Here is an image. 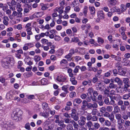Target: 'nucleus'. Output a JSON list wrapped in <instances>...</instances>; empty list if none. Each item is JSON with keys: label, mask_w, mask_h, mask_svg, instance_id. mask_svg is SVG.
Wrapping results in <instances>:
<instances>
[{"label": "nucleus", "mask_w": 130, "mask_h": 130, "mask_svg": "<svg viewBox=\"0 0 130 130\" xmlns=\"http://www.w3.org/2000/svg\"><path fill=\"white\" fill-rule=\"evenodd\" d=\"M15 10H12L13 11L12 14H11L10 15H8L9 19L12 20L15 18H21L22 16V15H20V13L18 12Z\"/></svg>", "instance_id": "f257e3e1"}, {"label": "nucleus", "mask_w": 130, "mask_h": 130, "mask_svg": "<svg viewBox=\"0 0 130 130\" xmlns=\"http://www.w3.org/2000/svg\"><path fill=\"white\" fill-rule=\"evenodd\" d=\"M71 112L70 114L71 118L75 121H78L79 119V117L76 110L75 109H73L71 110Z\"/></svg>", "instance_id": "f03ea898"}, {"label": "nucleus", "mask_w": 130, "mask_h": 130, "mask_svg": "<svg viewBox=\"0 0 130 130\" xmlns=\"http://www.w3.org/2000/svg\"><path fill=\"white\" fill-rule=\"evenodd\" d=\"M7 3L9 6V9L11 10H15V6L17 5L16 1L14 0H11L10 1L7 2Z\"/></svg>", "instance_id": "7ed1b4c3"}, {"label": "nucleus", "mask_w": 130, "mask_h": 130, "mask_svg": "<svg viewBox=\"0 0 130 130\" xmlns=\"http://www.w3.org/2000/svg\"><path fill=\"white\" fill-rule=\"evenodd\" d=\"M103 115L104 117L108 118L112 122L114 120V116L113 113L110 114L107 111L105 112Z\"/></svg>", "instance_id": "20e7f679"}, {"label": "nucleus", "mask_w": 130, "mask_h": 130, "mask_svg": "<svg viewBox=\"0 0 130 130\" xmlns=\"http://www.w3.org/2000/svg\"><path fill=\"white\" fill-rule=\"evenodd\" d=\"M86 118L84 116H81L78 121V123L80 126H82L84 125L86 123Z\"/></svg>", "instance_id": "39448f33"}, {"label": "nucleus", "mask_w": 130, "mask_h": 130, "mask_svg": "<svg viewBox=\"0 0 130 130\" xmlns=\"http://www.w3.org/2000/svg\"><path fill=\"white\" fill-rule=\"evenodd\" d=\"M122 118L124 120H127L128 118L130 119V112H127L126 113L124 112L122 115Z\"/></svg>", "instance_id": "423d86ee"}, {"label": "nucleus", "mask_w": 130, "mask_h": 130, "mask_svg": "<svg viewBox=\"0 0 130 130\" xmlns=\"http://www.w3.org/2000/svg\"><path fill=\"white\" fill-rule=\"evenodd\" d=\"M56 79L59 82H63L66 80V78L61 75L58 76Z\"/></svg>", "instance_id": "0eeeda50"}, {"label": "nucleus", "mask_w": 130, "mask_h": 130, "mask_svg": "<svg viewBox=\"0 0 130 130\" xmlns=\"http://www.w3.org/2000/svg\"><path fill=\"white\" fill-rule=\"evenodd\" d=\"M111 83H110L109 86L107 87L108 89L110 88V89H115L117 88V85L114 84L113 80H111Z\"/></svg>", "instance_id": "6e6552de"}, {"label": "nucleus", "mask_w": 130, "mask_h": 130, "mask_svg": "<svg viewBox=\"0 0 130 130\" xmlns=\"http://www.w3.org/2000/svg\"><path fill=\"white\" fill-rule=\"evenodd\" d=\"M3 23L4 25L7 26L9 24L8 21L9 20L8 17L7 16H4L3 17Z\"/></svg>", "instance_id": "1a4fd4ad"}, {"label": "nucleus", "mask_w": 130, "mask_h": 130, "mask_svg": "<svg viewBox=\"0 0 130 130\" xmlns=\"http://www.w3.org/2000/svg\"><path fill=\"white\" fill-rule=\"evenodd\" d=\"M22 5L21 4L18 3L17 5V11L18 12L20 13V15L22 16V14L21 11H23V9L21 7Z\"/></svg>", "instance_id": "9d476101"}, {"label": "nucleus", "mask_w": 130, "mask_h": 130, "mask_svg": "<svg viewBox=\"0 0 130 130\" xmlns=\"http://www.w3.org/2000/svg\"><path fill=\"white\" fill-rule=\"evenodd\" d=\"M97 15L98 17L100 19H103L104 18V14L102 11H98L97 13Z\"/></svg>", "instance_id": "9b49d317"}, {"label": "nucleus", "mask_w": 130, "mask_h": 130, "mask_svg": "<svg viewBox=\"0 0 130 130\" xmlns=\"http://www.w3.org/2000/svg\"><path fill=\"white\" fill-rule=\"evenodd\" d=\"M2 64L3 67L5 68H8V66L9 64L8 62H7V60L4 59L2 62Z\"/></svg>", "instance_id": "f8f14e48"}, {"label": "nucleus", "mask_w": 130, "mask_h": 130, "mask_svg": "<svg viewBox=\"0 0 130 130\" xmlns=\"http://www.w3.org/2000/svg\"><path fill=\"white\" fill-rule=\"evenodd\" d=\"M21 112V111L19 110L18 112L15 113L14 114V119L16 120H18L19 117H20L21 115V114H18V113H20Z\"/></svg>", "instance_id": "ddd939ff"}, {"label": "nucleus", "mask_w": 130, "mask_h": 130, "mask_svg": "<svg viewBox=\"0 0 130 130\" xmlns=\"http://www.w3.org/2000/svg\"><path fill=\"white\" fill-rule=\"evenodd\" d=\"M82 84L84 86H86L87 84H88V85L90 86H91L92 85L91 81L90 80H88V81H84L83 82Z\"/></svg>", "instance_id": "4468645a"}, {"label": "nucleus", "mask_w": 130, "mask_h": 130, "mask_svg": "<svg viewBox=\"0 0 130 130\" xmlns=\"http://www.w3.org/2000/svg\"><path fill=\"white\" fill-rule=\"evenodd\" d=\"M27 8H24V13H27L29 12L30 10L32 9L31 6L27 4Z\"/></svg>", "instance_id": "2eb2a0df"}, {"label": "nucleus", "mask_w": 130, "mask_h": 130, "mask_svg": "<svg viewBox=\"0 0 130 130\" xmlns=\"http://www.w3.org/2000/svg\"><path fill=\"white\" fill-rule=\"evenodd\" d=\"M102 83L101 82L97 83L95 85V86L98 90H99L101 91H102L103 90V89L102 88Z\"/></svg>", "instance_id": "dca6fc26"}, {"label": "nucleus", "mask_w": 130, "mask_h": 130, "mask_svg": "<svg viewBox=\"0 0 130 130\" xmlns=\"http://www.w3.org/2000/svg\"><path fill=\"white\" fill-rule=\"evenodd\" d=\"M109 4L112 6H115L117 4L118 1L116 0H108Z\"/></svg>", "instance_id": "f3484780"}, {"label": "nucleus", "mask_w": 130, "mask_h": 130, "mask_svg": "<svg viewBox=\"0 0 130 130\" xmlns=\"http://www.w3.org/2000/svg\"><path fill=\"white\" fill-rule=\"evenodd\" d=\"M113 80L117 83L119 85H121L122 84V81L118 77H116Z\"/></svg>", "instance_id": "a211bd4d"}, {"label": "nucleus", "mask_w": 130, "mask_h": 130, "mask_svg": "<svg viewBox=\"0 0 130 130\" xmlns=\"http://www.w3.org/2000/svg\"><path fill=\"white\" fill-rule=\"evenodd\" d=\"M98 77L97 76V74L96 75H95L94 77L92 78V80H91V82L92 81L93 83L94 84L97 83L99 80L98 78L100 77Z\"/></svg>", "instance_id": "6ab92c4d"}, {"label": "nucleus", "mask_w": 130, "mask_h": 130, "mask_svg": "<svg viewBox=\"0 0 130 130\" xmlns=\"http://www.w3.org/2000/svg\"><path fill=\"white\" fill-rule=\"evenodd\" d=\"M70 81L73 85H75L77 84V82L76 80L75 77H73L72 78H70Z\"/></svg>", "instance_id": "aec40b11"}, {"label": "nucleus", "mask_w": 130, "mask_h": 130, "mask_svg": "<svg viewBox=\"0 0 130 130\" xmlns=\"http://www.w3.org/2000/svg\"><path fill=\"white\" fill-rule=\"evenodd\" d=\"M130 85L128 84H125L123 88L125 92H130L129 89H128V88L129 87Z\"/></svg>", "instance_id": "412c9836"}, {"label": "nucleus", "mask_w": 130, "mask_h": 130, "mask_svg": "<svg viewBox=\"0 0 130 130\" xmlns=\"http://www.w3.org/2000/svg\"><path fill=\"white\" fill-rule=\"evenodd\" d=\"M114 110L115 113H117L119 112L120 111V108L117 105L114 106Z\"/></svg>", "instance_id": "4be33fe9"}, {"label": "nucleus", "mask_w": 130, "mask_h": 130, "mask_svg": "<svg viewBox=\"0 0 130 130\" xmlns=\"http://www.w3.org/2000/svg\"><path fill=\"white\" fill-rule=\"evenodd\" d=\"M30 58L29 57H28L25 59L26 62L27 63V64L29 66H30L33 64V62L30 60Z\"/></svg>", "instance_id": "5701e85b"}, {"label": "nucleus", "mask_w": 130, "mask_h": 130, "mask_svg": "<svg viewBox=\"0 0 130 130\" xmlns=\"http://www.w3.org/2000/svg\"><path fill=\"white\" fill-rule=\"evenodd\" d=\"M5 123L4 124L3 127L4 128H7L8 127H11L10 123L8 122H5Z\"/></svg>", "instance_id": "b1692460"}, {"label": "nucleus", "mask_w": 130, "mask_h": 130, "mask_svg": "<svg viewBox=\"0 0 130 130\" xmlns=\"http://www.w3.org/2000/svg\"><path fill=\"white\" fill-rule=\"evenodd\" d=\"M117 126L118 130H122L124 128L122 124L120 123L119 121H117Z\"/></svg>", "instance_id": "393cba45"}, {"label": "nucleus", "mask_w": 130, "mask_h": 130, "mask_svg": "<svg viewBox=\"0 0 130 130\" xmlns=\"http://www.w3.org/2000/svg\"><path fill=\"white\" fill-rule=\"evenodd\" d=\"M57 55L58 56H61L63 53L64 50L63 49L61 48L57 51Z\"/></svg>", "instance_id": "a878e982"}, {"label": "nucleus", "mask_w": 130, "mask_h": 130, "mask_svg": "<svg viewBox=\"0 0 130 130\" xmlns=\"http://www.w3.org/2000/svg\"><path fill=\"white\" fill-rule=\"evenodd\" d=\"M115 117L116 119L118 120L117 121H119V120L121 119L122 118V115L119 113H117L115 115Z\"/></svg>", "instance_id": "bb28decb"}, {"label": "nucleus", "mask_w": 130, "mask_h": 130, "mask_svg": "<svg viewBox=\"0 0 130 130\" xmlns=\"http://www.w3.org/2000/svg\"><path fill=\"white\" fill-rule=\"evenodd\" d=\"M82 105L81 106L82 109H84L85 108L86 106H87L88 103L87 102L86 100H84L82 102Z\"/></svg>", "instance_id": "cd10ccee"}, {"label": "nucleus", "mask_w": 130, "mask_h": 130, "mask_svg": "<svg viewBox=\"0 0 130 130\" xmlns=\"http://www.w3.org/2000/svg\"><path fill=\"white\" fill-rule=\"evenodd\" d=\"M130 97V93L128 94H125L123 95L122 98L124 100H128Z\"/></svg>", "instance_id": "c85d7f7f"}, {"label": "nucleus", "mask_w": 130, "mask_h": 130, "mask_svg": "<svg viewBox=\"0 0 130 130\" xmlns=\"http://www.w3.org/2000/svg\"><path fill=\"white\" fill-rule=\"evenodd\" d=\"M63 9V7H61L58 8H56L55 10L59 12L60 14H61L63 12V10L62 9Z\"/></svg>", "instance_id": "c756f323"}, {"label": "nucleus", "mask_w": 130, "mask_h": 130, "mask_svg": "<svg viewBox=\"0 0 130 130\" xmlns=\"http://www.w3.org/2000/svg\"><path fill=\"white\" fill-rule=\"evenodd\" d=\"M120 8L121 9V11L122 13L124 12L127 10L126 7L125 5L123 4H122L121 5Z\"/></svg>", "instance_id": "7c9ffc66"}, {"label": "nucleus", "mask_w": 130, "mask_h": 130, "mask_svg": "<svg viewBox=\"0 0 130 130\" xmlns=\"http://www.w3.org/2000/svg\"><path fill=\"white\" fill-rule=\"evenodd\" d=\"M40 114L42 116L46 118H48L49 116V113L46 112H41Z\"/></svg>", "instance_id": "2f4dec72"}, {"label": "nucleus", "mask_w": 130, "mask_h": 130, "mask_svg": "<svg viewBox=\"0 0 130 130\" xmlns=\"http://www.w3.org/2000/svg\"><path fill=\"white\" fill-rule=\"evenodd\" d=\"M126 72L122 69H120L119 70L118 74L119 75L124 76L126 74Z\"/></svg>", "instance_id": "473e14b6"}, {"label": "nucleus", "mask_w": 130, "mask_h": 130, "mask_svg": "<svg viewBox=\"0 0 130 130\" xmlns=\"http://www.w3.org/2000/svg\"><path fill=\"white\" fill-rule=\"evenodd\" d=\"M100 124L98 122H95L93 125L94 128L95 129H97L100 127Z\"/></svg>", "instance_id": "72a5a7b5"}, {"label": "nucleus", "mask_w": 130, "mask_h": 130, "mask_svg": "<svg viewBox=\"0 0 130 130\" xmlns=\"http://www.w3.org/2000/svg\"><path fill=\"white\" fill-rule=\"evenodd\" d=\"M106 110L109 112H111L112 111L113 109V107L111 106H108L106 108Z\"/></svg>", "instance_id": "f704fd0d"}, {"label": "nucleus", "mask_w": 130, "mask_h": 130, "mask_svg": "<svg viewBox=\"0 0 130 130\" xmlns=\"http://www.w3.org/2000/svg\"><path fill=\"white\" fill-rule=\"evenodd\" d=\"M86 27L87 29L85 30V33L87 34L89 32L88 29H89L91 28V26L90 24H86Z\"/></svg>", "instance_id": "c9c22d12"}, {"label": "nucleus", "mask_w": 130, "mask_h": 130, "mask_svg": "<svg viewBox=\"0 0 130 130\" xmlns=\"http://www.w3.org/2000/svg\"><path fill=\"white\" fill-rule=\"evenodd\" d=\"M6 60H7V62H8L9 63V64H10V62H12L13 63L14 62L12 58H11L10 57H7L4 59Z\"/></svg>", "instance_id": "e433bc0d"}, {"label": "nucleus", "mask_w": 130, "mask_h": 130, "mask_svg": "<svg viewBox=\"0 0 130 130\" xmlns=\"http://www.w3.org/2000/svg\"><path fill=\"white\" fill-rule=\"evenodd\" d=\"M42 108L44 110H46L48 108V105L46 103H43L42 104Z\"/></svg>", "instance_id": "4c0bfd02"}, {"label": "nucleus", "mask_w": 130, "mask_h": 130, "mask_svg": "<svg viewBox=\"0 0 130 130\" xmlns=\"http://www.w3.org/2000/svg\"><path fill=\"white\" fill-rule=\"evenodd\" d=\"M82 100L79 98H76L75 99L74 101V102H75L76 103L79 104L81 103L82 102Z\"/></svg>", "instance_id": "58836bf2"}, {"label": "nucleus", "mask_w": 130, "mask_h": 130, "mask_svg": "<svg viewBox=\"0 0 130 130\" xmlns=\"http://www.w3.org/2000/svg\"><path fill=\"white\" fill-rule=\"evenodd\" d=\"M31 27H28L27 28L26 30L27 32V34L28 35H31L32 34V33L31 31Z\"/></svg>", "instance_id": "ea45409f"}, {"label": "nucleus", "mask_w": 130, "mask_h": 130, "mask_svg": "<svg viewBox=\"0 0 130 130\" xmlns=\"http://www.w3.org/2000/svg\"><path fill=\"white\" fill-rule=\"evenodd\" d=\"M72 56L69 53L65 56V58L67 59L68 61H70L72 60V58H71Z\"/></svg>", "instance_id": "a19ab883"}, {"label": "nucleus", "mask_w": 130, "mask_h": 130, "mask_svg": "<svg viewBox=\"0 0 130 130\" xmlns=\"http://www.w3.org/2000/svg\"><path fill=\"white\" fill-rule=\"evenodd\" d=\"M89 9L91 14H94L95 13V9L94 7H90L89 8Z\"/></svg>", "instance_id": "79ce46f5"}, {"label": "nucleus", "mask_w": 130, "mask_h": 130, "mask_svg": "<svg viewBox=\"0 0 130 130\" xmlns=\"http://www.w3.org/2000/svg\"><path fill=\"white\" fill-rule=\"evenodd\" d=\"M66 128L67 130H73V126L72 125L70 124L67 125Z\"/></svg>", "instance_id": "37998d69"}, {"label": "nucleus", "mask_w": 130, "mask_h": 130, "mask_svg": "<svg viewBox=\"0 0 130 130\" xmlns=\"http://www.w3.org/2000/svg\"><path fill=\"white\" fill-rule=\"evenodd\" d=\"M34 60L36 62H37L41 60V58L39 55H36L34 57Z\"/></svg>", "instance_id": "c03bdc74"}, {"label": "nucleus", "mask_w": 130, "mask_h": 130, "mask_svg": "<svg viewBox=\"0 0 130 130\" xmlns=\"http://www.w3.org/2000/svg\"><path fill=\"white\" fill-rule=\"evenodd\" d=\"M130 125V121L128 120H125V123L124 126L125 127H128Z\"/></svg>", "instance_id": "a18cd8bd"}, {"label": "nucleus", "mask_w": 130, "mask_h": 130, "mask_svg": "<svg viewBox=\"0 0 130 130\" xmlns=\"http://www.w3.org/2000/svg\"><path fill=\"white\" fill-rule=\"evenodd\" d=\"M41 83L42 85H44L47 84V80L45 78H43L41 80Z\"/></svg>", "instance_id": "49530a36"}, {"label": "nucleus", "mask_w": 130, "mask_h": 130, "mask_svg": "<svg viewBox=\"0 0 130 130\" xmlns=\"http://www.w3.org/2000/svg\"><path fill=\"white\" fill-rule=\"evenodd\" d=\"M104 124L107 126H109L111 125V123L108 120H105Z\"/></svg>", "instance_id": "de8ad7c7"}, {"label": "nucleus", "mask_w": 130, "mask_h": 130, "mask_svg": "<svg viewBox=\"0 0 130 130\" xmlns=\"http://www.w3.org/2000/svg\"><path fill=\"white\" fill-rule=\"evenodd\" d=\"M109 89L105 88V90L103 89V91L104 92V94L106 95H108L109 92H110Z\"/></svg>", "instance_id": "09e8293b"}, {"label": "nucleus", "mask_w": 130, "mask_h": 130, "mask_svg": "<svg viewBox=\"0 0 130 130\" xmlns=\"http://www.w3.org/2000/svg\"><path fill=\"white\" fill-rule=\"evenodd\" d=\"M86 125L88 128L91 127L93 125L91 121H89L86 123Z\"/></svg>", "instance_id": "8fccbe9b"}, {"label": "nucleus", "mask_w": 130, "mask_h": 130, "mask_svg": "<svg viewBox=\"0 0 130 130\" xmlns=\"http://www.w3.org/2000/svg\"><path fill=\"white\" fill-rule=\"evenodd\" d=\"M88 10V7L87 6H85L84 9V11L83 12L84 14V15L86 16L87 15Z\"/></svg>", "instance_id": "3c124183"}, {"label": "nucleus", "mask_w": 130, "mask_h": 130, "mask_svg": "<svg viewBox=\"0 0 130 130\" xmlns=\"http://www.w3.org/2000/svg\"><path fill=\"white\" fill-rule=\"evenodd\" d=\"M41 42L42 44H45L48 43V40L45 39H42L41 40Z\"/></svg>", "instance_id": "603ef678"}, {"label": "nucleus", "mask_w": 130, "mask_h": 130, "mask_svg": "<svg viewBox=\"0 0 130 130\" xmlns=\"http://www.w3.org/2000/svg\"><path fill=\"white\" fill-rule=\"evenodd\" d=\"M106 111V108L105 107H102L100 109V111L102 113H104Z\"/></svg>", "instance_id": "864d4df0"}, {"label": "nucleus", "mask_w": 130, "mask_h": 130, "mask_svg": "<svg viewBox=\"0 0 130 130\" xmlns=\"http://www.w3.org/2000/svg\"><path fill=\"white\" fill-rule=\"evenodd\" d=\"M62 90L64 91V93L66 94H67L68 92L67 90V88L66 86H63L62 87Z\"/></svg>", "instance_id": "5fc2aeb1"}, {"label": "nucleus", "mask_w": 130, "mask_h": 130, "mask_svg": "<svg viewBox=\"0 0 130 130\" xmlns=\"http://www.w3.org/2000/svg\"><path fill=\"white\" fill-rule=\"evenodd\" d=\"M78 2V0H74L72 3V4L71 5L74 7L76 6V5L77 4Z\"/></svg>", "instance_id": "6e6d98bb"}, {"label": "nucleus", "mask_w": 130, "mask_h": 130, "mask_svg": "<svg viewBox=\"0 0 130 130\" xmlns=\"http://www.w3.org/2000/svg\"><path fill=\"white\" fill-rule=\"evenodd\" d=\"M59 116L58 115H55L54 116V118L56 119L55 121V123H56L57 122H58L59 121Z\"/></svg>", "instance_id": "4d7b16f0"}, {"label": "nucleus", "mask_w": 130, "mask_h": 130, "mask_svg": "<svg viewBox=\"0 0 130 130\" xmlns=\"http://www.w3.org/2000/svg\"><path fill=\"white\" fill-rule=\"evenodd\" d=\"M64 120L65 123L67 124H69L70 123L71 119L68 118H64Z\"/></svg>", "instance_id": "13d9d810"}, {"label": "nucleus", "mask_w": 130, "mask_h": 130, "mask_svg": "<svg viewBox=\"0 0 130 130\" xmlns=\"http://www.w3.org/2000/svg\"><path fill=\"white\" fill-rule=\"evenodd\" d=\"M57 123L58 124V125L60 126H61L63 128H64L66 127V125L64 124H62V123H60L59 122V121L58 122H57Z\"/></svg>", "instance_id": "bf43d9fd"}, {"label": "nucleus", "mask_w": 130, "mask_h": 130, "mask_svg": "<svg viewBox=\"0 0 130 130\" xmlns=\"http://www.w3.org/2000/svg\"><path fill=\"white\" fill-rule=\"evenodd\" d=\"M79 68V66H76L75 67V69L73 71L75 73L78 72Z\"/></svg>", "instance_id": "052dcab7"}, {"label": "nucleus", "mask_w": 130, "mask_h": 130, "mask_svg": "<svg viewBox=\"0 0 130 130\" xmlns=\"http://www.w3.org/2000/svg\"><path fill=\"white\" fill-rule=\"evenodd\" d=\"M76 93L74 91L71 92L70 94V96L71 98H73L76 96Z\"/></svg>", "instance_id": "680f3d73"}, {"label": "nucleus", "mask_w": 130, "mask_h": 130, "mask_svg": "<svg viewBox=\"0 0 130 130\" xmlns=\"http://www.w3.org/2000/svg\"><path fill=\"white\" fill-rule=\"evenodd\" d=\"M79 69L82 72H84L87 70V68L85 66H82L81 67H79Z\"/></svg>", "instance_id": "e2e57ef3"}, {"label": "nucleus", "mask_w": 130, "mask_h": 130, "mask_svg": "<svg viewBox=\"0 0 130 130\" xmlns=\"http://www.w3.org/2000/svg\"><path fill=\"white\" fill-rule=\"evenodd\" d=\"M79 124H78L76 123L75 124H73V126L74 128L76 130H78V127H79Z\"/></svg>", "instance_id": "0e129e2a"}, {"label": "nucleus", "mask_w": 130, "mask_h": 130, "mask_svg": "<svg viewBox=\"0 0 130 130\" xmlns=\"http://www.w3.org/2000/svg\"><path fill=\"white\" fill-rule=\"evenodd\" d=\"M11 10L10 9H7L6 11V13L9 15H10L11 13Z\"/></svg>", "instance_id": "69168bd1"}, {"label": "nucleus", "mask_w": 130, "mask_h": 130, "mask_svg": "<svg viewBox=\"0 0 130 130\" xmlns=\"http://www.w3.org/2000/svg\"><path fill=\"white\" fill-rule=\"evenodd\" d=\"M92 116L91 115L89 114L87 115L86 117L87 120L88 121H90L92 119Z\"/></svg>", "instance_id": "338daca9"}, {"label": "nucleus", "mask_w": 130, "mask_h": 130, "mask_svg": "<svg viewBox=\"0 0 130 130\" xmlns=\"http://www.w3.org/2000/svg\"><path fill=\"white\" fill-rule=\"evenodd\" d=\"M114 98L116 100H119L121 99V98L119 95H116V96L114 97Z\"/></svg>", "instance_id": "774afa93"}]
</instances>
